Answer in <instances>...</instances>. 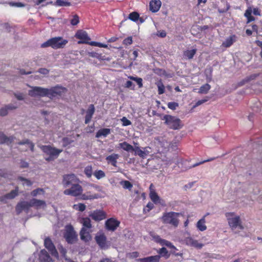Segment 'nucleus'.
Wrapping results in <instances>:
<instances>
[{"instance_id": "nucleus-10", "label": "nucleus", "mask_w": 262, "mask_h": 262, "mask_svg": "<svg viewBox=\"0 0 262 262\" xmlns=\"http://www.w3.org/2000/svg\"><path fill=\"white\" fill-rule=\"evenodd\" d=\"M82 191L83 189L79 183H77L72 185L70 188L66 189L63 193L66 195L78 196L81 195Z\"/></svg>"}, {"instance_id": "nucleus-53", "label": "nucleus", "mask_w": 262, "mask_h": 262, "mask_svg": "<svg viewBox=\"0 0 262 262\" xmlns=\"http://www.w3.org/2000/svg\"><path fill=\"white\" fill-rule=\"evenodd\" d=\"M121 121L122 122V125L124 126H128L132 124L131 121L127 119L125 117H122Z\"/></svg>"}, {"instance_id": "nucleus-56", "label": "nucleus", "mask_w": 262, "mask_h": 262, "mask_svg": "<svg viewBox=\"0 0 262 262\" xmlns=\"http://www.w3.org/2000/svg\"><path fill=\"white\" fill-rule=\"evenodd\" d=\"M79 22V17L77 15H74L73 18L71 20V24L73 26L77 25Z\"/></svg>"}, {"instance_id": "nucleus-15", "label": "nucleus", "mask_w": 262, "mask_h": 262, "mask_svg": "<svg viewBox=\"0 0 262 262\" xmlns=\"http://www.w3.org/2000/svg\"><path fill=\"white\" fill-rule=\"evenodd\" d=\"M44 245L46 248L51 253L52 255L58 257V252L55 249V246L49 238H46L44 241Z\"/></svg>"}, {"instance_id": "nucleus-25", "label": "nucleus", "mask_w": 262, "mask_h": 262, "mask_svg": "<svg viewBox=\"0 0 262 262\" xmlns=\"http://www.w3.org/2000/svg\"><path fill=\"white\" fill-rule=\"evenodd\" d=\"M119 155L117 154H113L106 157V160L108 163H111L114 167L117 166V159L119 158Z\"/></svg>"}, {"instance_id": "nucleus-45", "label": "nucleus", "mask_w": 262, "mask_h": 262, "mask_svg": "<svg viewBox=\"0 0 262 262\" xmlns=\"http://www.w3.org/2000/svg\"><path fill=\"white\" fill-rule=\"evenodd\" d=\"M94 175L98 180L103 178L105 176L104 172L101 170H96L94 173Z\"/></svg>"}, {"instance_id": "nucleus-17", "label": "nucleus", "mask_w": 262, "mask_h": 262, "mask_svg": "<svg viewBox=\"0 0 262 262\" xmlns=\"http://www.w3.org/2000/svg\"><path fill=\"white\" fill-rule=\"evenodd\" d=\"M120 222L114 218L108 219L105 222V226L107 230L114 231L119 226Z\"/></svg>"}, {"instance_id": "nucleus-64", "label": "nucleus", "mask_w": 262, "mask_h": 262, "mask_svg": "<svg viewBox=\"0 0 262 262\" xmlns=\"http://www.w3.org/2000/svg\"><path fill=\"white\" fill-rule=\"evenodd\" d=\"M133 85V82L131 81L128 80L125 84V86L126 88H129Z\"/></svg>"}, {"instance_id": "nucleus-27", "label": "nucleus", "mask_w": 262, "mask_h": 262, "mask_svg": "<svg viewBox=\"0 0 262 262\" xmlns=\"http://www.w3.org/2000/svg\"><path fill=\"white\" fill-rule=\"evenodd\" d=\"M14 138L13 136L7 137L3 133L0 132V143H7L8 145L11 144Z\"/></svg>"}, {"instance_id": "nucleus-59", "label": "nucleus", "mask_w": 262, "mask_h": 262, "mask_svg": "<svg viewBox=\"0 0 262 262\" xmlns=\"http://www.w3.org/2000/svg\"><path fill=\"white\" fill-rule=\"evenodd\" d=\"M38 72L43 75H47L49 73V70L46 68H40Z\"/></svg>"}, {"instance_id": "nucleus-43", "label": "nucleus", "mask_w": 262, "mask_h": 262, "mask_svg": "<svg viewBox=\"0 0 262 262\" xmlns=\"http://www.w3.org/2000/svg\"><path fill=\"white\" fill-rule=\"evenodd\" d=\"M85 205L82 203H78L76 204H74L73 206V208L79 211L82 212L85 209Z\"/></svg>"}, {"instance_id": "nucleus-55", "label": "nucleus", "mask_w": 262, "mask_h": 262, "mask_svg": "<svg viewBox=\"0 0 262 262\" xmlns=\"http://www.w3.org/2000/svg\"><path fill=\"white\" fill-rule=\"evenodd\" d=\"M133 43L132 37L129 36L125 38L123 41V43L126 46L130 45Z\"/></svg>"}, {"instance_id": "nucleus-8", "label": "nucleus", "mask_w": 262, "mask_h": 262, "mask_svg": "<svg viewBox=\"0 0 262 262\" xmlns=\"http://www.w3.org/2000/svg\"><path fill=\"white\" fill-rule=\"evenodd\" d=\"M252 13L256 16H260V10L258 8H254L252 9L251 7H249L245 11L244 16L247 18V24L255 20V17L252 15Z\"/></svg>"}, {"instance_id": "nucleus-23", "label": "nucleus", "mask_w": 262, "mask_h": 262, "mask_svg": "<svg viewBox=\"0 0 262 262\" xmlns=\"http://www.w3.org/2000/svg\"><path fill=\"white\" fill-rule=\"evenodd\" d=\"M31 207H35L36 209L45 208L46 203L45 201L32 199L30 200Z\"/></svg>"}, {"instance_id": "nucleus-9", "label": "nucleus", "mask_w": 262, "mask_h": 262, "mask_svg": "<svg viewBox=\"0 0 262 262\" xmlns=\"http://www.w3.org/2000/svg\"><path fill=\"white\" fill-rule=\"evenodd\" d=\"M79 179L74 174H65L63 177L62 184L65 187L79 183Z\"/></svg>"}, {"instance_id": "nucleus-40", "label": "nucleus", "mask_w": 262, "mask_h": 262, "mask_svg": "<svg viewBox=\"0 0 262 262\" xmlns=\"http://www.w3.org/2000/svg\"><path fill=\"white\" fill-rule=\"evenodd\" d=\"M134 151L135 152V155H138L139 157L141 158H144L146 156V152L140 149V148L138 146H136L134 147Z\"/></svg>"}, {"instance_id": "nucleus-26", "label": "nucleus", "mask_w": 262, "mask_h": 262, "mask_svg": "<svg viewBox=\"0 0 262 262\" xmlns=\"http://www.w3.org/2000/svg\"><path fill=\"white\" fill-rule=\"evenodd\" d=\"M98 197V194L93 193L90 191H87L84 193H82L80 199L83 200H94L97 199Z\"/></svg>"}, {"instance_id": "nucleus-14", "label": "nucleus", "mask_w": 262, "mask_h": 262, "mask_svg": "<svg viewBox=\"0 0 262 262\" xmlns=\"http://www.w3.org/2000/svg\"><path fill=\"white\" fill-rule=\"evenodd\" d=\"M162 219L164 223L170 224L174 226H177L179 223L174 214H165Z\"/></svg>"}, {"instance_id": "nucleus-51", "label": "nucleus", "mask_w": 262, "mask_h": 262, "mask_svg": "<svg viewBox=\"0 0 262 262\" xmlns=\"http://www.w3.org/2000/svg\"><path fill=\"white\" fill-rule=\"evenodd\" d=\"M216 157H212V158L208 159L207 160H205L204 161H201L200 162L196 163L194 164L193 165H192L191 166H190V168L195 167H196V166H198L200 165H201L204 163L213 161L215 159H216Z\"/></svg>"}, {"instance_id": "nucleus-18", "label": "nucleus", "mask_w": 262, "mask_h": 262, "mask_svg": "<svg viewBox=\"0 0 262 262\" xmlns=\"http://www.w3.org/2000/svg\"><path fill=\"white\" fill-rule=\"evenodd\" d=\"M31 207L30 200L29 201H23L19 202L16 206V210L17 212L28 211Z\"/></svg>"}, {"instance_id": "nucleus-54", "label": "nucleus", "mask_w": 262, "mask_h": 262, "mask_svg": "<svg viewBox=\"0 0 262 262\" xmlns=\"http://www.w3.org/2000/svg\"><path fill=\"white\" fill-rule=\"evenodd\" d=\"M178 105V103L175 102H170L167 104L168 107L172 110H175Z\"/></svg>"}, {"instance_id": "nucleus-19", "label": "nucleus", "mask_w": 262, "mask_h": 262, "mask_svg": "<svg viewBox=\"0 0 262 262\" xmlns=\"http://www.w3.org/2000/svg\"><path fill=\"white\" fill-rule=\"evenodd\" d=\"M184 242L187 245L198 249H201L203 246L202 244L199 243L198 241L194 239L190 236L186 237L184 239Z\"/></svg>"}, {"instance_id": "nucleus-50", "label": "nucleus", "mask_w": 262, "mask_h": 262, "mask_svg": "<svg viewBox=\"0 0 262 262\" xmlns=\"http://www.w3.org/2000/svg\"><path fill=\"white\" fill-rule=\"evenodd\" d=\"M44 192H45V191L42 188H38L33 190L31 192V196L34 197V196H36L38 194H40L41 193L43 194Z\"/></svg>"}, {"instance_id": "nucleus-1", "label": "nucleus", "mask_w": 262, "mask_h": 262, "mask_svg": "<svg viewBox=\"0 0 262 262\" xmlns=\"http://www.w3.org/2000/svg\"><path fill=\"white\" fill-rule=\"evenodd\" d=\"M67 91V89L62 86L57 85L50 89L43 88L40 86H33L28 92L29 96L35 97H48L51 99L57 96H61Z\"/></svg>"}, {"instance_id": "nucleus-33", "label": "nucleus", "mask_w": 262, "mask_h": 262, "mask_svg": "<svg viewBox=\"0 0 262 262\" xmlns=\"http://www.w3.org/2000/svg\"><path fill=\"white\" fill-rule=\"evenodd\" d=\"M196 49H192L191 50H187L184 52L183 56L187 59H191L193 57V56L196 54Z\"/></svg>"}, {"instance_id": "nucleus-30", "label": "nucleus", "mask_w": 262, "mask_h": 262, "mask_svg": "<svg viewBox=\"0 0 262 262\" xmlns=\"http://www.w3.org/2000/svg\"><path fill=\"white\" fill-rule=\"evenodd\" d=\"M16 108L17 106L13 104H8L0 109V116H5L7 115L8 110H13Z\"/></svg>"}, {"instance_id": "nucleus-28", "label": "nucleus", "mask_w": 262, "mask_h": 262, "mask_svg": "<svg viewBox=\"0 0 262 262\" xmlns=\"http://www.w3.org/2000/svg\"><path fill=\"white\" fill-rule=\"evenodd\" d=\"M39 259L42 262H53L52 258L45 250L41 251Z\"/></svg>"}, {"instance_id": "nucleus-42", "label": "nucleus", "mask_w": 262, "mask_h": 262, "mask_svg": "<svg viewBox=\"0 0 262 262\" xmlns=\"http://www.w3.org/2000/svg\"><path fill=\"white\" fill-rule=\"evenodd\" d=\"M55 5L57 6H70L71 4L70 2L64 1L63 0H56Z\"/></svg>"}, {"instance_id": "nucleus-61", "label": "nucleus", "mask_w": 262, "mask_h": 262, "mask_svg": "<svg viewBox=\"0 0 262 262\" xmlns=\"http://www.w3.org/2000/svg\"><path fill=\"white\" fill-rule=\"evenodd\" d=\"M29 166V164L28 162H26L24 160H21L20 161V167L21 168H27Z\"/></svg>"}, {"instance_id": "nucleus-4", "label": "nucleus", "mask_w": 262, "mask_h": 262, "mask_svg": "<svg viewBox=\"0 0 262 262\" xmlns=\"http://www.w3.org/2000/svg\"><path fill=\"white\" fill-rule=\"evenodd\" d=\"M40 148L44 154L48 156L47 158H45L46 160L48 162L54 161L57 159L62 151V149L56 148L51 145H41Z\"/></svg>"}, {"instance_id": "nucleus-34", "label": "nucleus", "mask_w": 262, "mask_h": 262, "mask_svg": "<svg viewBox=\"0 0 262 262\" xmlns=\"http://www.w3.org/2000/svg\"><path fill=\"white\" fill-rule=\"evenodd\" d=\"M159 255H155L140 258L139 260L142 262H156L159 260Z\"/></svg>"}, {"instance_id": "nucleus-6", "label": "nucleus", "mask_w": 262, "mask_h": 262, "mask_svg": "<svg viewBox=\"0 0 262 262\" xmlns=\"http://www.w3.org/2000/svg\"><path fill=\"white\" fill-rule=\"evenodd\" d=\"M64 237L69 244H73L77 240V235L71 225H67L66 227Z\"/></svg>"}, {"instance_id": "nucleus-13", "label": "nucleus", "mask_w": 262, "mask_h": 262, "mask_svg": "<svg viewBox=\"0 0 262 262\" xmlns=\"http://www.w3.org/2000/svg\"><path fill=\"white\" fill-rule=\"evenodd\" d=\"M75 37L80 39V40L78 41V43L79 44L80 43H86L88 44L89 43V41L91 40V38L88 35V33L86 31L83 30H78L75 35Z\"/></svg>"}, {"instance_id": "nucleus-21", "label": "nucleus", "mask_w": 262, "mask_h": 262, "mask_svg": "<svg viewBox=\"0 0 262 262\" xmlns=\"http://www.w3.org/2000/svg\"><path fill=\"white\" fill-rule=\"evenodd\" d=\"M18 188L16 187L14 190H11L10 192L0 197V201L5 202L6 200L13 199L18 195Z\"/></svg>"}, {"instance_id": "nucleus-32", "label": "nucleus", "mask_w": 262, "mask_h": 262, "mask_svg": "<svg viewBox=\"0 0 262 262\" xmlns=\"http://www.w3.org/2000/svg\"><path fill=\"white\" fill-rule=\"evenodd\" d=\"M111 133V129L110 128H102L99 129L96 134V138H99L101 136L104 137H106Z\"/></svg>"}, {"instance_id": "nucleus-46", "label": "nucleus", "mask_w": 262, "mask_h": 262, "mask_svg": "<svg viewBox=\"0 0 262 262\" xmlns=\"http://www.w3.org/2000/svg\"><path fill=\"white\" fill-rule=\"evenodd\" d=\"M91 217L96 221H99L105 218V214H91Z\"/></svg>"}, {"instance_id": "nucleus-63", "label": "nucleus", "mask_w": 262, "mask_h": 262, "mask_svg": "<svg viewBox=\"0 0 262 262\" xmlns=\"http://www.w3.org/2000/svg\"><path fill=\"white\" fill-rule=\"evenodd\" d=\"M207 101V100L206 99H202V100H200L199 101H198L195 105L194 106V107H196V106H198L202 104H203V103Z\"/></svg>"}, {"instance_id": "nucleus-31", "label": "nucleus", "mask_w": 262, "mask_h": 262, "mask_svg": "<svg viewBox=\"0 0 262 262\" xmlns=\"http://www.w3.org/2000/svg\"><path fill=\"white\" fill-rule=\"evenodd\" d=\"M80 238L84 242H88L91 239V235L86 230L82 228L80 232Z\"/></svg>"}, {"instance_id": "nucleus-20", "label": "nucleus", "mask_w": 262, "mask_h": 262, "mask_svg": "<svg viewBox=\"0 0 262 262\" xmlns=\"http://www.w3.org/2000/svg\"><path fill=\"white\" fill-rule=\"evenodd\" d=\"M95 108L94 104H90L86 111L84 123L88 124L91 120L93 115L95 113Z\"/></svg>"}, {"instance_id": "nucleus-35", "label": "nucleus", "mask_w": 262, "mask_h": 262, "mask_svg": "<svg viewBox=\"0 0 262 262\" xmlns=\"http://www.w3.org/2000/svg\"><path fill=\"white\" fill-rule=\"evenodd\" d=\"M18 145H25L27 144L29 145V147L31 150L32 152H33L34 150V144L30 141L29 139H25L21 141L18 142Z\"/></svg>"}, {"instance_id": "nucleus-60", "label": "nucleus", "mask_w": 262, "mask_h": 262, "mask_svg": "<svg viewBox=\"0 0 262 262\" xmlns=\"http://www.w3.org/2000/svg\"><path fill=\"white\" fill-rule=\"evenodd\" d=\"M168 251L164 247H163L159 250V254L163 256L166 255Z\"/></svg>"}, {"instance_id": "nucleus-24", "label": "nucleus", "mask_w": 262, "mask_h": 262, "mask_svg": "<svg viewBox=\"0 0 262 262\" xmlns=\"http://www.w3.org/2000/svg\"><path fill=\"white\" fill-rule=\"evenodd\" d=\"M237 37L235 35H232L226 39L222 43V46L225 48H229L231 47L234 42L236 40Z\"/></svg>"}, {"instance_id": "nucleus-16", "label": "nucleus", "mask_w": 262, "mask_h": 262, "mask_svg": "<svg viewBox=\"0 0 262 262\" xmlns=\"http://www.w3.org/2000/svg\"><path fill=\"white\" fill-rule=\"evenodd\" d=\"M95 238L96 243L101 248L103 249L106 248V238L103 233H98Z\"/></svg>"}, {"instance_id": "nucleus-7", "label": "nucleus", "mask_w": 262, "mask_h": 262, "mask_svg": "<svg viewBox=\"0 0 262 262\" xmlns=\"http://www.w3.org/2000/svg\"><path fill=\"white\" fill-rule=\"evenodd\" d=\"M149 189V196L152 202L155 204H159L163 206H165V201L161 199L158 195L152 183L150 185Z\"/></svg>"}, {"instance_id": "nucleus-44", "label": "nucleus", "mask_w": 262, "mask_h": 262, "mask_svg": "<svg viewBox=\"0 0 262 262\" xmlns=\"http://www.w3.org/2000/svg\"><path fill=\"white\" fill-rule=\"evenodd\" d=\"M210 88H211V86L209 84H208V83L205 84L201 86L200 90H199V92L201 93L206 94L208 93V91L210 89Z\"/></svg>"}, {"instance_id": "nucleus-5", "label": "nucleus", "mask_w": 262, "mask_h": 262, "mask_svg": "<svg viewBox=\"0 0 262 262\" xmlns=\"http://www.w3.org/2000/svg\"><path fill=\"white\" fill-rule=\"evenodd\" d=\"M165 121V123L168 127L174 130L179 129L182 127L181 120L176 117L171 115H165L164 119Z\"/></svg>"}, {"instance_id": "nucleus-29", "label": "nucleus", "mask_w": 262, "mask_h": 262, "mask_svg": "<svg viewBox=\"0 0 262 262\" xmlns=\"http://www.w3.org/2000/svg\"><path fill=\"white\" fill-rule=\"evenodd\" d=\"M119 147L127 152H133L134 151V147L126 141H124L119 144Z\"/></svg>"}, {"instance_id": "nucleus-41", "label": "nucleus", "mask_w": 262, "mask_h": 262, "mask_svg": "<svg viewBox=\"0 0 262 262\" xmlns=\"http://www.w3.org/2000/svg\"><path fill=\"white\" fill-rule=\"evenodd\" d=\"M128 18L133 21H137L139 18V14L137 12H133L128 15Z\"/></svg>"}, {"instance_id": "nucleus-52", "label": "nucleus", "mask_w": 262, "mask_h": 262, "mask_svg": "<svg viewBox=\"0 0 262 262\" xmlns=\"http://www.w3.org/2000/svg\"><path fill=\"white\" fill-rule=\"evenodd\" d=\"M18 180L25 182L23 184V185H25L26 184L28 186H31L33 184V183L29 179H27L20 176L18 177Z\"/></svg>"}, {"instance_id": "nucleus-3", "label": "nucleus", "mask_w": 262, "mask_h": 262, "mask_svg": "<svg viewBox=\"0 0 262 262\" xmlns=\"http://www.w3.org/2000/svg\"><path fill=\"white\" fill-rule=\"evenodd\" d=\"M68 42V40L61 36L54 37L50 38L41 45L43 48L51 47L57 50L64 48Z\"/></svg>"}, {"instance_id": "nucleus-62", "label": "nucleus", "mask_w": 262, "mask_h": 262, "mask_svg": "<svg viewBox=\"0 0 262 262\" xmlns=\"http://www.w3.org/2000/svg\"><path fill=\"white\" fill-rule=\"evenodd\" d=\"M129 256L131 258H136L139 256V253L137 252H133L129 253Z\"/></svg>"}, {"instance_id": "nucleus-22", "label": "nucleus", "mask_w": 262, "mask_h": 262, "mask_svg": "<svg viewBox=\"0 0 262 262\" xmlns=\"http://www.w3.org/2000/svg\"><path fill=\"white\" fill-rule=\"evenodd\" d=\"M161 2L160 0H151L149 3V10L153 13L158 12L161 8Z\"/></svg>"}, {"instance_id": "nucleus-47", "label": "nucleus", "mask_w": 262, "mask_h": 262, "mask_svg": "<svg viewBox=\"0 0 262 262\" xmlns=\"http://www.w3.org/2000/svg\"><path fill=\"white\" fill-rule=\"evenodd\" d=\"M84 172L86 177L89 178H91L92 175V167L91 165L87 166L85 167Z\"/></svg>"}, {"instance_id": "nucleus-39", "label": "nucleus", "mask_w": 262, "mask_h": 262, "mask_svg": "<svg viewBox=\"0 0 262 262\" xmlns=\"http://www.w3.org/2000/svg\"><path fill=\"white\" fill-rule=\"evenodd\" d=\"M256 77V75H252L250 76L249 77H246L245 79H243V80H242L241 81H240L238 83V86H241L244 85L245 84L249 82L251 80L255 79V78Z\"/></svg>"}, {"instance_id": "nucleus-37", "label": "nucleus", "mask_w": 262, "mask_h": 262, "mask_svg": "<svg viewBox=\"0 0 262 262\" xmlns=\"http://www.w3.org/2000/svg\"><path fill=\"white\" fill-rule=\"evenodd\" d=\"M205 221L204 218L200 220L197 223V228L201 231L205 230L207 228L205 224Z\"/></svg>"}, {"instance_id": "nucleus-58", "label": "nucleus", "mask_w": 262, "mask_h": 262, "mask_svg": "<svg viewBox=\"0 0 262 262\" xmlns=\"http://www.w3.org/2000/svg\"><path fill=\"white\" fill-rule=\"evenodd\" d=\"M9 4L11 6L17 7H23L25 6V4L20 2H10Z\"/></svg>"}, {"instance_id": "nucleus-57", "label": "nucleus", "mask_w": 262, "mask_h": 262, "mask_svg": "<svg viewBox=\"0 0 262 262\" xmlns=\"http://www.w3.org/2000/svg\"><path fill=\"white\" fill-rule=\"evenodd\" d=\"M154 203L151 202H149L147 204L146 207L144 209V211H148L149 212L150 210H151L154 207Z\"/></svg>"}, {"instance_id": "nucleus-49", "label": "nucleus", "mask_w": 262, "mask_h": 262, "mask_svg": "<svg viewBox=\"0 0 262 262\" xmlns=\"http://www.w3.org/2000/svg\"><path fill=\"white\" fill-rule=\"evenodd\" d=\"M129 78L132 80L136 81L137 82V84L138 85V86L139 88H141L143 86V83H142L143 80L141 78L130 76V77H129Z\"/></svg>"}, {"instance_id": "nucleus-48", "label": "nucleus", "mask_w": 262, "mask_h": 262, "mask_svg": "<svg viewBox=\"0 0 262 262\" xmlns=\"http://www.w3.org/2000/svg\"><path fill=\"white\" fill-rule=\"evenodd\" d=\"M157 86L158 89V94L159 95L163 94L165 92V86L164 85L161 80L158 82Z\"/></svg>"}, {"instance_id": "nucleus-38", "label": "nucleus", "mask_w": 262, "mask_h": 262, "mask_svg": "<svg viewBox=\"0 0 262 262\" xmlns=\"http://www.w3.org/2000/svg\"><path fill=\"white\" fill-rule=\"evenodd\" d=\"M80 223L83 226V228H90L91 227V221L89 218H82L80 219Z\"/></svg>"}, {"instance_id": "nucleus-12", "label": "nucleus", "mask_w": 262, "mask_h": 262, "mask_svg": "<svg viewBox=\"0 0 262 262\" xmlns=\"http://www.w3.org/2000/svg\"><path fill=\"white\" fill-rule=\"evenodd\" d=\"M149 235L153 240L156 242L159 243L161 245L165 246L170 249L177 250L176 247L173 245L171 243L165 239H162L160 236L156 234L155 233L151 232H150Z\"/></svg>"}, {"instance_id": "nucleus-11", "label": "nucleus", "mask_w": 262, "mask_h": 262, "mask_svg": "<svg viewBox=\"0 0 262 262\" xmlns=\"http://www.w3.org/2000/svg\"><path fill=\"white\" fill-rule=\"evenodd\" d=\"M149 235L153 240L156 242L159 243L161 245L165 246L170 249L177 250L176 247L173 245L171 243L165 239H162L160 236L156 234L155 233L151 232H150Z\"/></svg>"}, {"instance_id": "nucleus-36", "label": "nucleus", "mask_w": 262, "mask_h": 262, "mask_svg": "<svg viewBox=\"0 0 262 262\" xmlns=\"http://www.w3.org/2000/svg\"><path fill=\"white\" fill-rule=\"evenodd\" d=\"M120 184L124 189H128L129 190H131L133 186V184L127 180H122L120 182Z\"/></svg>"}, {"instance_id": "nucleus-2", "label": "nucleus", "mask_w": 262, "mask_h": 262, "mask_svg": "<svg viewBox=\"0 0 262 262\" xmlns=\"http://www.w3.org/2000/svg\"><path fill=\"white\" fill-rule=\"evenodd\" d=\"M227 220L230 228L234 233H238L245 229L243 219L239 215L229 214L227 216Z\"/></svg>"}]
</instances>
